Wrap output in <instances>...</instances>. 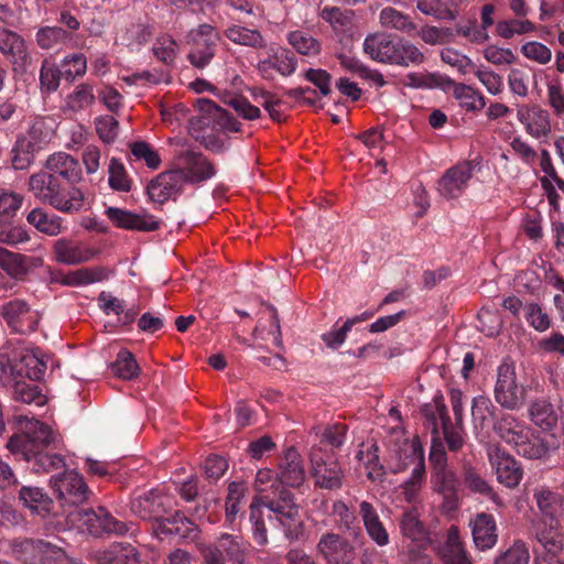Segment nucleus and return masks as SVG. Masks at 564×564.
Masks as SVG:
<instances>
[{
  "mask_svg": "<svg viewBox=\"0 0 564 564\" xmlns=\"http://www.w3.org/2000/svg\"><path fill=\"white\" fill-rule=\"evenodd\" d=\"M108 278V270L102 267L80 268L78 270L63 274L59 280L61 284L66 286H85L101 282Z\"/></svg>",
  "mask_w": 564,
  "mask_h": 564,
  "instance_id": "41",
  "label": "nucleus"
},
{
  "mask_svg": "<svg viewBox=\"0 0 564 564\" xmlns=\"http://www.w3.org/2000/svg\"><path fill=\"white\" fill-rule=\"evenodd\" d=\"M474 543L485 551L494 547L498 541L496 520L492 514L478 513L469 523Z\"/></svg>",
  "mask_w": 564,
  "mask_h": 564,
  "instance_id": "24",
  "label": "nucleus"
},
{
  "mask_svg": "<svg viewBox=\"0 0 564 564\" xmlns=\"http://www.w3.org/2000/svg\"><path fill=\"white\" fill-rule=\"evenodd\" d=\"M3 319L17 333H28L35 329L39 317L36 312L30 310L23 300H12L1 308Z\"/></svg>",
  "mask_w": 564,
  "mask_h": 564,
  "instance_id": "21",
  "label": "nucleus"
},
{
  "mask_svg": "<svg viewBox=\"0 0 564 564\" xmlns=\"http://www.w3.org/2000/svg\"><path fill=\"white\" fill-rule=\"evenodd\" d=\"M63 549L43 540H29L23 543L24 560L30 564H58Z\"/></svg>",
  "mask_w": 564,
  "mask_h": 564,
  "instance_id": "25",
  "label": "nucleus"
},
{
  "mask_svg": "<svg viewBox=\"0 0 564 564\" xmlns=\"http://www.w3.org/2000/svg\"><path fill=\"white\" fill-rule=\"evenodd\" d=\"M108 183L109 186L117 192H130L132 181L129 177L124 165L117 158H111L108 166Z\"/></svg>",
  "mask_w": 564,
  "mask_h": 564,
  "instance_id": "53",
  "label": "nucleus"
},
{
  "mask_svg": "<svg viewBox=\"0 0 564 564\" xmlns=\"http://www.w3.org/2000/svg\"><path fill=\"white\" fill-rule=\"evenodd\" d=\"M36 43L43 50H51L66 43L70 34L58 26H43L36 32Z\"/></svg>",
  "mask_w": 564,
  "mask_h": 564,
  "instance_id": "55",
  "label": "nucleus"
},
{
  "mask_svg": "<svg viewBox=\"0 0 564 564\" xmlns=\"http://www.w3.org/2000/svg\"><path fill=\"white\" fill-rule=\"evenodd\" d=\"M339 62L345 69L356 74L364 79L370 80L375 86L383 87L386 85V80L381 73L370 69L358 58L343 54L339 56Z\"/></svg>",
  "mask_w": 564,
  "mask_h": 564,
  "instance_id": "51",
  "label": "nucleus"
},
{
  "mask_svg": "<svg viewBox=\"0 0 564 564\" xmlns=\"http://www.w3.org/2000/svg\"><path fill=\"white\" fill-rule=\"evenodd\" d=\"M494 394L497 403L510 411L520 409L524 402L525 389L518 382L514 364L507 359L497 369Z\"/></svg>",
  "mask_w": 564,
  "mask_h": 564,
  "instance_id": "7",
  "label": "nucleus"
},
{
  "mask_svg": "<svg viewBox=\"0 0 564 564\" xmlns=\"http://www.w3.org/2000/svg\"><path fill=\"white\" fill-rule=\"evenodd\" d=\"M52 120L45 118H35L28 132L20 135L18 139L25 140L30 143V147L36 151L41 150L47 144L53 137V124Z\"/></svg>",
  "mask_w": 564,
  "mask_h": 564,
  "instance_id": "43",
  "label": "nucleus"
},
{
  "mask_svg": "<svg viewBox=\"0 0 564 564\" xmlns=\"http://www.w3.org/2000/svg\"><path fill=\"white\" fill-rule=\"evenodd\" d=\"M359 514L368 536L378 546H386L390 542L389 533L380 520L375 507L368 501L359 503Z\"/></svg>",
  "mask_w": 564,
  "mask_h": 564,
  "instance_id": "28",
  "label": "nucleus"
},
{
  "mask_svg": "<svg viewBox=\"0 0 564 564\" xmlns=\"http://www.w3.org/2000/svg\"><path fill=\"white\" fill-rule=\"evenodd\" d=\"M46 172L53 175H59L70 183H77L82 180V170L78 161L65 152H56L46 160Z\"/></svg>",
  "mask_w": 564,
  "mask_h": 564,
  "instance_id": "30",
  "label": "nucleus"
},
{
  "mask_svg": "<svg viewBox=\"0 0 564 564\" xmlns=\"http://www.w3.org/2000/svg\"><path fill=\"white\" fill-rule=\"evenodd\" d=\"M19 498L34 513L44 516L51 509V498L39 487H22Z\"/></svg>",
  "mask_w": 564,
  "mask_h": 564,
  "instance_id": "46",
  "label": "nucleus"
},
{
  "mask_svg": "<svg viewBox=\"0 0 564 564\" xmlns=\"http://www.w3.org/2000/svg\"><path fill=\"white\" fill-rule=\"evenodd\" d=\"M188 37L192 43V50L188 54L191 63L198 68L205 67L215 56L220 40L219 33L214 26L202 24L193 30Z\"/></svg>",
  "mask_w": 564,
  "mask_h": 564,
  "instance_id": "10",
  "label": "nucleus"
},
{
  "mask_svg": "<svg viewBox=\"0 0 564 564\" xmlns=\"http://www.w3.org/2000/svg\"><path fill=\"white\" fill-rule=\"evenodd\" d=\"M254 488L259 494L264 495L263 498L269 499L270 496L279 498L268 501L258 499L271 512L268 516L269 521L280 527L290 541L297 540L303 529L299 507L292 501L291 492L281 487L278 474L268 468L260 469L256 475Z\"/></svg>",
  "mask_w": 564,
  "mask_h": 564,
  "instance_id": "1",
  "label": "nucleus"
},
{
  "mask_svg": "<svg viewBox=\"0 0 564 564\" xmlns=\"http://www.w3.org/2000/svg\"><path fill=\"white\" fill-rule=\"evenodd\" d=\"M31 259L21 253H14L0 247V268L10 276L19 278L24 275L30 268Z\"/></svg>",
  "mask_w": 564,
  "mask_h": 564,
  "instance_id": "48",
  "label": "nucleus"
},
{
  "mask_svg": "<svg viewBox=\"0 0 564 564\" xmlns=\"http://www.w3.org/2000/svg\"><path fill=\"white\" fill-rule=\"evenodd\" d=\"M0 52L12 64L13 70H23L31 64L25 41L18 33L0 25Z\"/></svg>",
  "mask_w": 564,
  "mask_h": 564,
  "instance_id": "19",
  "label": "nucleus"
},
{
  "mask_svg": "<svg viewBox=\"0 0 564 564\" xmlns=\"http://www.w3.org/2000/svg\"><path fill=\"white\" fill-rule=\"evenodd\" d=\"M520 52L527 59L539 65H546L552 61L551 48L539 41L524 42Z\"/></svg>",
  "mask_w": 564,
  "mask_h": 564,
  "instance_id": "60",
  "label": "nucleus"
},
{
  "mask_svg": "<svg viewBox=\"0 0 564 564\" xmlns=\"http://www.w3.org/2000/svg\"><path fill=\"white\" fill-rule=\"evenodd\" d=\"M464 2L465 0H417L416 8L425 15L454 21L458 18Z\"/></svg>",
  "mask_w": 564,
  "mask_h": 564,
  "instance_id": "33",
  "label": "nucleus"
},
{
  "mask_svg": "<svg viewBox=\"0 0 564 564\" xmlns=\"http://www.w3.org/2000/svg\"><path fill=\"white\" fill-rule=\"evenodd\" d=\"M535 24L525 18H513L499 21L496 25L497 34L505 39L510 40L514 36H521L535 32Z\"/></svg>",
  "mask_w": 564,
  "mask_h": 564,
  "instance_id": "47",
  "label": "nucleus"
},
{
  "mask_svg": "<svg viewBox=\"0 0 564 564\" xmlns=\"http://www.w3.org/2000/svg\"><path fill=\"white\" fill-rule=\"evenodd\" d=\"M495 432L502 441L517 449L520 441L531 433V427L512 414H503L495 423Z\"/></svg>",
  "mask_w": 564,
  "mask_h": 564,
  "instance_id": "29",
  "label": "nucleus"
},
{
  "mask_svg": "<svg viewBox=\"0 0 564 564\" xmlns=\"http://www.w3.org/2000/svg\"><path fill=\"white\" fill-rule=\"evenodd\" d=\"M560 447V438L553 434L542 435L531 429L525 435L516 452L527 459H545Z\"/></svg>",
  "mask_w": 564,
  "mask_h": 564,
  "instance_id": "17",
  "label": "nucleus"
},
{
  "mask_svg": "<svg viewBox=\"0 0 564 564\" xmlns=\"http://www.w3.org/2000/svg\"><path fill=\"white\" fill-rule=\"evenodd\" d=\"M95 100L94 86L89 83H80L65 96L62 110L65 113L77 115L88 110Z\"/></svg>",
  "mask_w": 564,
  "mask_h": 564,
  "instance_id": "31",
  "label": "nucleus"
},
{
  "mask_svg": "<svg viewBox=\"0 0 564 564\" xmlns=\"http://www.w3.org/2000/svg\"><path fill=\"white\" fill-rule=\"evenodd\" d=\"M58 199H61L59 206H52L56 210L62 213L73 214L77 213L84 207L85 195L83 191L78 187H64L59 184L58 188Z\"/></svg>",
  "mask_w": 564,
  "mask_h": 564,
  "instance_id": "49",
  "label": "nucleus"
},
{
  "mask_svg": "<svg viewBox=\"0 0 564 564\" xmlns=\"http://www.w3.org/2000/svg\"><path fill=\"white\" fill-rule=\"evenodd\" d=\"M59 184L57 176L46 171L32 174L29 178L30 192L36 199L50 206H59L57 195Z\"/></svg>",
  "mask_w": 564,
  "mask_h": 564,
  "instance_id": "23",
  "label": "nucleus"
},
{
  "mask_svg": "<svg viewBox=\"0 0 564 564\" xmlns=\"http://www.w3.org/2000/svg\"><path fill=\"white\" fill-rule=\"evenodd\" d=\"M112 372L121 379L131 380L139 372V366L133 355L122 349L118 352L116 361L111 366Z\"/></svg>",
  "mask_w": 564,
  "mask_h": 564,
  "instance_id": "58",
  "label": "nucleus"
},
{
  "mask_svg": "<svg viewBox=\"0 0 564 564\" xmlns=\"http://www.w3.org/2000/svg\"><path fill=\"white\" fill-rule=\"evenodd\" d=\"M184 183L175 169L158 175L148 185L149 197L156 203H164L181 193Z\"/></svg>",
  "mask_w": 564,
  "mask_h": 564,
  "instance_id": "22",
  "label": "nucleus"
},
{
  "mask_svg": "<svg viewBox=\"0 0 564 564\" xmlns=\"http://www.w3.org/2000/svg\"><path fill=\"white\" fill-rule=\"evenodd\" d=\"M362 47L371 59L382 64L409 66L424 61L417 46L401 39H392L386 33L368 34Z\"/></svg>",
  "mask_w": 564,
  "mask_h": 564,
  "instance_id": "3",
  "label": "nucleus"
},
{
  "mask_svg": "<svg viewBox=\"0 0 564 564\" xmlns=\"http://www.w3.org/2000/svg\"><path fill=\"white\" fill-rule=\"evenodd\" d=\"M171 508V498L158 490H150L134 497L130 502L131 512L142 520H153L158 524Z\"/></svg>",
  "mask_w": 564,
  "mask_h": 564,
  "instance_id": "14",
  "label": "nucleus"
},
{
  "mask_svg": "<svg viewBox=\"0 0 564 564\" xmlns=\"http://www.w3.org/2000/svg\"><path fill=\"white\" fill-rule=\"evenodd\" d=\"M51 482L58 498L69 505L84 502L88 497V487L75 470H68L52 477Z\"/></svg>",
  "mask_w": 564,
  "mask_h": 564,
  "instance_id": "18",
  "label": "nucleus"
},
{
  "mask_svg": "<svg viewBox=\"0 0 564 564\" xmlns=\"http://www.w3.org/2000/svg\"><path fill=\"white\" fill-rule=\"evenodd\" d=\"M213 546L219 547L221 554L232 564H243L249 554L250 544L239 535L224 533Z\"/></svg>",
  "mask_w": 564,
  "mask_h": 564,
  "instance_id": "37",
  "label": "nucleus"
},
{
  "mask_svg": "<svg viewBox=\"0 0 564 564\" xmlns=\"http://www.w3.org/2000/svg\"><path fill=\"white\" fill-rule=\"evenodd\" d=\"M175 171L183 183L197 184L212 178L216 171L213 164L202 154L182 151L176 158Z\"/></svg>",
  "mask_w": 564,
  "mask_h": 564,
  "instance_id": "12",
  "label": "nucleus"
},
{
  "mask_svg": "<svg viewBox=\"0 0 564 564\" xmlns=\"http://www.w3.org/2000/svg\"><path fill=\"white\" fill-rule=\"evenodd\" d=\"M226 37L235 44L252 48L265 47V40L256 29H249L240 24H232L225 30Z\"/></svg>",
  "mask_w": 564,
  "mask_h": 564,
  "instance_id": "44",
  "label": "nucleus"
},
{
  "mask_svg": "<svg viewBox=\"0 0 564 564\" xmlns=\"http://www.w3.org/2000/svg\"><path fill=\"white\" fill-rule=\"evenodd\" d=\"M12 395L15 400L21 401L23 403H35L41 405L44 403L45 398L40 392L36 384L28 382L24 378L11 388Z\"/></svg>",
  "mask_w": 564,
  "mask_h": 564,
  "instance_id": "59",
  "label": "nucleus"
},
{
  "mask_svg": "<svg viewBox=\"0 0 564 564\" xmlns=\"http://www.w3.org/2000/svg\"><path fill=\"white\" fill-rule=\"evenodd\" d=\"M55 441V434L48 425L37 420H28L22 434L10 437L7 447L13 453H21L26 460L36 456L41 448Z\"/></svg>",
  "mask_w": 564,
  "mask_h": 564,
  "instance_id": "5",
  "label": "nucleus"
},
{
  "mask_svg": "<svg viewBox=\"0 0 564 564\" xmlns=\"http://www.w3.org/2000/svg\"><path fill=\"white\" fill-rule=\"evenodd\" d=\"M379 23L383 29L395 30L408 34L416 29L415 23L408 14L392 7H386L380 11Z\"/></svg>",
  "mask_w": 564,
  "mask_h": 564,
  "instance_id": "45",
  "label": "nucleus"
},
{
  "mask_svg": "<svg viewBox=\"0 0 564 564\" xmlns=\"http://www.w3.org/2000/svg\"><path fill=\"white\" fill-rule=\"evenodd\" d=\"M429 458L432 465L431 487L443 498V510L446 512L455 511L459 506L460 481L447 464L443 443L433 441Z\"/></svg>",
  "mask_w": 564,
  "mask_h": 564,
  "instance_id": "4",
  "label": "nucleus"
},
{
  "mask_svg": "<svg viewBox=\"0 0 564 564\" xmlns=\"http://www.w3.org/2000/svg\"><path fill=\"white\" fill-rule=\"evenodd\" d=\"M318 15L335 31H344L351 23V12L343 11L337 7L325 6L319 9Z\"/></svg>",
  "mask_w": 564,
  "mask_h": 564,
  "instance_id": "61",
  "label": "nucleus"
},
{
  "mask_svg": "<svg viewBox=\"0 0 564 564\" xmlns=\"http://www.w3.org/2000/svg\"><path fill=\"white\" fill-rule=\"evenodd\" d=\"M478 166L477 160H465L447 169L437 181L438 194L445 199H455L462 196Z\"/></svg>",
  "mask_w": 564,
  "mask_h": 564,
  "instance_id": "8",
  "label": "nucleus"
},
{
  "mask_svg": "<svg viewBox=\"0 0 564 564\" xmlns=\"http://www.w3.org/2000/svg\"><path fill=\"white\" fill-rule=\"evenodd\" d=\"M154 532L158 535H176L182 539H191L195 536L196 525L186 517L181 516L176 512L171 518L161 520L158 524H154Z\"/></svg>",
  "mask_w": 564,
  "mask_h": 564,
  "instance_id": "36",
  "label": "nucleus"
},
{
  "mask_svg": "<svg viewBox=\"0 0 564 564\" xmlns=\"http://www.w3.org/2000/svg\"><path fill=\"white\" fill-rule=\"evenodd\" d=\"M26 221L37 231L50 237H56L65 230L62 217L50 214L43 208H33L26 216Z\"/></svg>",
  "mask_w": 564,
  "mask_h": 564,
  "instance_id": "38",
  "label": "nucleus"
},
{
  "mask_svg": "<svg viewBox=\"0 0 564 564\" xmlns=\"http://www.w3.org/2000/svg\"><path fill=\"white\" fill-rule=\"evenodd\" d=\"M22 379V370H20V366L15 357L14 350L12 351L11 355L1 354L0 384L8 389H11L15 384V382Z\"/></svg>",
  "mask_w": 564,
  "mask_h": 564,
  "instance_id": "52",
  "label": "nucleus"
},
{
  "mask_svg": "<svg viewBox=\"0 0 564 564\" xmlns=\"http://www.w3.org/2000/svg\"><path fill=\"white\" fill-rule=\"evenodd\" d=\"M105 214L116 227L126 230L154 231L160 227V221L148 213L137 214L118 207H108Z\"/></svg>",
  "mask_w": 564,
  "mask_h": 564,
  "instance_id": "20",
  "label": "nucleus"
},
{
  "mask_svg": "<svg viewBox=\"0 0 564 564\" xmlns=\"http://www.w3.org/2000/svg\"><path fill=\"white\" fill-rule=\"evenodd\" d=\"M97 564H139L140 554L129 543H113L95 553Z\"/></svg>",
  "mask_w": 564,
  "mask_h": 564,
  "instance_id": "32",
  "label": "nucleus"
},
{
  "mask_svg": "<svg viewBox=\"0 0 564 564\" xmlns=\"http://www.w3.org/2000/svg\"><path fill=\"white\" fill-rule=\"evenodd\" d=\"M517 120L533 139L546 140L552 133L551 116L539 105H519Z\"/></svg>",
  "mask_w": 564,
  "mask_h": 564,
  "instance_id": "15",
  "label": "nucleus"
},
{
  "mask_svg": "<svg viewBox=\"0 0 564 564\" xmlns=\"http://www.w3.org/2000/svg\"><path fill=\"white\" fill-rule=\"evenodd\" d=\"M310 458L317 486L326 489H337L341 486L343 471L333 455L324 453L319 446H314Z\"/></svg>",
  "mask_w": 564,
  "mask_h": 564,
  "instance_id": "11",
  "label": "nucleus"
},
{
  "mask_svg": "<svg viewBox=\"0 0 564 564\" xmlns=\"http://www.w3.org/2000/svg\"><path fill=\"white\" fill-rule=\"evenodd\" d=\"M413 445L415 454L420 455L421 462H424L423 448L417 438L404 440L402 444L393 451L388 462V467L391 473L399 474L408 469L410 466H416L419 458H414L408 446Z\"/></svg>",
  "mask_w": 564,
  "mask_h": 564,
  "instance_id": "34",
  "label": "nucleus"
},
{
  "mask_svg": "<svg viewBox=\"0 0 564 564\" xmlns=\"http://www.w3.org/2000/svg\"><path fill=\"white\" fill-rule=\"evenodd\" d=\"M533 499L540 511L541 519L534 525V536L541 546L551 550L564 547L561 518L564 514L562 496L541 486L533 490Z\"/></svg>",
  "mask_w": 564,
  "mask_h": 564,
  "instance_id": "2",
  "label": "nucleus"
},
{
  "mask_svg": "<svg viewBox=\"0 0 564 564\" xmlns=\"http://www.w3.org/2000/svg\"><path fill=\"white\" fill-rule=\"evenodd\" d=\"M447 87L453 88V96L459 102V106L466 111H478L486 106L484 95L471 86L456 84L449 78H446L443 89H446Z\"/></svg>",
  "mask_w": 564,
  "mask_h": 564,
  "instance_id": "35",
  "label": "nucleus"
},
{
  "mask_svg": "<svg viewBox=\"0 0 564 564\" xmlns=\"http://www.w3.org/2000/svg\"><path fill=\"white\" fill-rule=\"evenodd\" d=\"M529 417L535 426L544 432H551L558 422L556 409L546 400L533 401L529 406Z\"/></svg>",
  "mask_w": 564,
  "mask_h": 564,
  "instance_id": "39",
  "label": "nucleus"
},
{
  "mask_svg": "<svg viewBox=\"0 0 564 564\" xmlns=\"http://www.w3.org/2000/svg\"><path fill=\"white\" fill-rule=\"evenodd\" d=\"M289 43L302 55L316 56L321 52V43L311 34L293 31L288 35Z\"/></svg>",
  "mask_w": 564,
  "mask_h": 564,
  "instance_id": "56",
  "label": "nucleus"
},
{
  "mask_svg": "<svg viewBox=\"0 0 564 564\" xmlns=\"http://www.w3.org/2000/svg\"><path fill=\"white\" fill-rule=\"evenodd\" d=\"M530 557L527 543L516 540L508 547L499 551L492 564H529Z\"/></svg>",
  "mask_w": 564,
  "mask_h": 564,
  "instance_id": "50",
  "label": "nucleus"
},
{
  "mask_svg": "<svg viewBox=\"0 0 564 564\" xmlns=\"http://www.w3.org/2000/svg\"><path fill=\"white\" fill-rule=\"evenodd\" d=\"M23 200V195L19 193L0 189V219H12L21 208Z\"/></svg>",
  "mask_w": 564,
  "mask_h": 564,
  "instance_id": "64",
  "label": "nucleus"
},
{
  "mask_svg": "<svg viewBox=\"0 0 564 564\" xmlns=\"http://www.w3.org/2000/svg\"><path fill=\"white\" fill-rule=\"evenodd\" d=\"M51 252L54 262L65 265L84 264L98 256L96 248L73 237H61L53 240Z\"/></svg>",
  "mask_w": 564,
  "mask_h": 564,
  "instance_id": "9",
  "label": "nucleus"
},
{
  "mask_svg": "<svg viewBox=\"0 0 564 564\" xmlns=\"http://www.w3.org/2000/svg\"><path fill=\"white\" fill-rule=\"evenodd\" d=\"M281 487H299L304 482L305 470L301 455L293 447L285 451L278 474Z\"/></svg>",
  "mask_w": 564,
  "mask_h": 564,
  "instance_id": "26",
  "label": "nucleus"
},
{
  "mask_svg": "<svg viewBox=\"0 0 564 564\" xmlns=\"http://www.w3.org/2000/svg\"><path fill=\"white\" fill-rule=\"evenodd\" d=\"M262 502L259 499H253L250 506V516L249 521L252 527V535L254 541L259 545H265L268 543L267 529L264 525L263 514H262Z\"/></svg>",
  "mask_w": 564,
  "mask_h": 564,
  "instance_id": "62",
  "label": "nucleus"
},
{
  "mask_svg": "<svg viewBox=\"0 0 564 564\" xmlns=\"http://www.w3.org/2000/svg\"><path fill=\"white\" fill-rule=\"evenodd\" d=\"M408 452L415 458H419V464L412 468L409 478L401 485L402 495L408 502L416 501L419 494L423 487L425 479V464L421 462L420 455L415 454L413 445L408 446Z\"/></svg>",
  "mask_w": 564,
  "mask_h": 564,
  "instance_id": "42",
  "label": "nucleus"
},
{
  "mask_svg": "<svg viewBox=\"0 0 564 564\" xmlns=\"http://www.w3.org/2000/svg\"><path fill=\"white\" fill-rule=\"evenodd\" d=\"M69 521L78 530L87 532L94 536L102 534H124L129 531L126 523L115 519L105 508L97 510L78 509L69 514Z\"/></svg>",
  "mask_w": 564,
  "mask_h": 564,
  "instance_id": "6",
  "label": "nucleus"
},
{
  "mask_svg": "<svg viewBox=\"0 0 564 564\" xmlns=\"http://www.w3.org/2000/svg\"><path fill=\"white\" fill-rule=\"evenodd\" d=\"M14 354L24 379L40 380L44 376L46 364L35 350L19 348L14 349Z\"/></svg>",
  "mask_w": 564,
  "mask_h": 564,
  "instance_id": "40",
  "label": "nucleus"
},
{
  "mask_svg": "<svg viewBox=\"0 0 564 564\" xmlns=\"http://www.w3.org/2000/svg\"><path fill=\"white\" fill-rule=\"evenodd\" d=\"M488 457L500 484L507 488H516L520 484L523 470L512 455L498 446H492L488 449Z\"/></svg>",
  "mask_w": 564,
  "mask_h": 564,
  "instance_id": "16",
  "label": "nucleus"
},
{
  "mask_svg": "<svg viewBox=\"0 0 564 564\" xmlns=\"http://www.w3.org/2000/svg\"><path fill=\"white\" fill-rule=\"evenodd\" d=\"M30 234L23 226L0 219V243L19 247L30 241Z\"/></svg>",
  "mask_w": 564,
  "mask_h": 564,
  "instance_id": "54",
  "label": "nucleus"
},
{
  "mask_svg": "<svg viewBox=\"0 0 564 564\" xmlns=\"http://www.w3.org/2000/svg\"><path fill=\"white\" fill-rule=\"evenodd\" d=\"M378 447L375 444L367 446L366 449H359L356 454V459L365 465L368 469V477L376 480L382 476L383 467L379 464V456L377 454Z\"/></svg>",
  "mask_w": 564,
  "mask_h": 564,
  "instance_id": "63",
  "label": "nucleus"
},
{
  "mask_svg": "<svg viewBox=\"0 0 564 564\" xmlns=\"http://www.w3.org/2000/svg\"><path fill=\"white\" fill-rule=\"evenodd\" d=\"M437 553L442 564H473L460 540L458 528L454 525L447 530L446 539Z\"/></svg>",
  "mask_w": 564,
  "mask_h": 564,
  "instance_id": "27",
  "label": "nucleus"
},
{
  "mask_svg": "<svg viewBox=\"0 0 564 564\" xmlns=\"http://www.w3.org/2000/svg\"><path fill=\"white\" fill-rule=\"evenodd\" d=\"M316 551L326 564H352L356 557L354 545L346 538L333 532L319 538Z\"/></svg>",
  "mask_w": 564,
  "mask_h": 564,
  "instance_id": "13",
  "label": "nucleus"
},
{
  "mask_svg": "<svg viewBox=\"0 0 564 564\" xmlns=\"http://www.w3.org/2000/svg\"><path fill=\"white\" fill-rule=\"evenodd\" d=\"M400 529L402 534L413 542L421 543L426 540L424 527L420 522L417 513L414 510L406 511L403 514L400 521Z\"/></svg>",
  "mask_w": 564,
  "mask_h": 564,
  "instance_id": "57",
  "label": "nucleus"
}]
</instances>
